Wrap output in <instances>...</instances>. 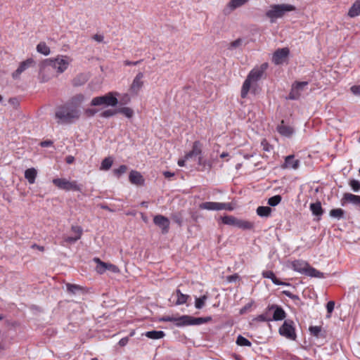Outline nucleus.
Returning <instances> with one entry per match:
<instances>
[{
    "label": "nucleus",
    "mask_w": 360,
    "mask_h": 360,
    "mask_svg": "<svg viewBox=\"0 0 360 360\" xmlns=\"http://www.w3.org/2000/svg\"><path fill=\"white\" fill-rule=\"evenodd\" d=\"M347 203H351L360 207V195H354L350 193H345L341 200V205L345 206Z\"/></svg>",
    "instance_id": "16"
},
{
    "label": "nucleus",
    "mask_w": 360,
    "mask_h": 360,
    "mask_svg": "<svg viewBox=\"0 0 360 360\" xmlns=\"http://www.w3.org/2000/svg\"><path fill=\"white\" fill-rule=\"evenodd\" d=\"M295 10V7L290 4H273L266 12V15L270 19L271 22H274L278 18H282L285 13Z\"/></svg>",
    "instance_id": "4"
},
{
    "label": "nucleus",
    "mask_w": 360,
    "mask_h": 360,
    "mask_svg": "<svg viewBox=\"0 0 360 360\" xmlns=\"http://www.w3.org/2000/svg\"><path fill=\"white\" fill-rule=\"evenodd\" d=\"M94 40H95L97 42H103L104 39V37L102 34H96L93 36Z\"/></svg>",
    "instance_id": "55"
},
{
    "label": "nucleus",
    "mask_w": 360,
    "mask_h": 360,
    "mask_svg": "<svg viewBox=\"0 0 360 360\" xmlns=\"http://www.w3.org/2000/svg\"><path fill=\"white\" fill-rule=\"evenodd\" d=\"M335 302L333 301H329L326 304L327 312L329 314L328 316H330V314L334 310Z\"/></svg>",
    "instance_id": "51"
},
{
    "label": "nucleus",
    "mask_w": 360,
    "mask_h": 360,
    "mask_svg": "<svg viewBox=\"0 0 360 360\" xmlns=\"http://www.w3.org/2000/svg\"><path fill=\"white\" fill-rule=\"evenodd\" d=\"M71 231L74 233L75 236H78L79 238H81L82 234V229L79 226H72L71 228Z\"/></svg>",
    "instance_id": "47"
},
{
    "label": "nucleus",
    "mask_w": 360,
    "mask_h": 360,
    "mask_svg": "<svg viewBox=\"0 0 360 360\" xmlns=\"http://www.w3.org/2000/svg\"><path fill=\"white\" fill-rule=\"evenodd\" d=\"M94 261L96 263V270L98 274H102L107 271V263L98 258H94Z\"/></svg>",
    "instance_id": "32"
},
{
    "label": "nucleus",
    "mask_w": 360,
    "mask_h": 360,
    "mask_svg": "<svg viewBox=\"0 0 360 360\" xmlns=\"http://www.w3.org/2000/svg\"><path fill=\"white\" fill-rule=\"evenodd\" d=\"M277 131L281 135L288 138L291 137L295 132L293 127L285 124L283 120H282L281 124L278 125Z\"/></svg>",
    "instance_id": "17"
},
{
    "label": "nucleus",
    "mask_w": 360,
    "mask_h": 360,
    "mask_svg": "<svg viewBox=\"0 0 360 360\" xmlns=\"http://www.w3.org/2000/svg\"><path fill=\"white\" fill-rule=\"evenodd\" d=\"M52 144H53V142L51 141H41L40 143V146L41 147H49V146H52Z\"/></svg>",
    "instance_id": "58"
},
{
    "label": "nucleus",
    "mask_w": 360,
    "mask_h": 360,
    "mask_svg": "<svg viewBox=\"0 0 360 360\" xmlns=\"http://www.w3.org/2000/svg\"><path fill=\"white\" fill-rule=\"evenodd\" d=\"M36 49L38 53L44 56H49L51 53L50 48L44 41L39 42Z\"/></svg>",
    "instance_id": "34"
},
{
    "label": "nucleus",
    "mask_w": 360,
    "mask_h": 360,
    "mask_svg": "<svg viewBox=\"0 0 360 360\" xmlns=\"http://www.w3.org/2000/svg\"><path fill=\"white\" fill-rule=\"evenodd\" d=\"M117 95H118L117 92H109L104 96L95 97L91 100V105L92 106L115 107L118 103V100L116 98Z\"/></svg>",
    "instance_id": "5"
},
{
    "label": "nucleus",
    "mask_w": 360,
    "mask_h": 360,
    "mask_svg": "<svg viewBox=\"0 0 360 360\" xmlns=\"http://www.w3.org/2000/svg\"><path fill=\"white\" fill-rule=\"evenodd\" d=\"M181 319H182V316H179V317H175L173 316H165L161 319V320L162 321H166V322H174V323H175V325L176 326L182 327V326H184V324L182 323V322H184V321H181Z\"/></svg>",
    "instance_id": "28"
},
{
    "label": "nucleus",
    "mask_w": 360,
    "mask_h": 360,
    "mask_svg": "<svg viewBox=\"0 0 360 360\" xmlns=\"http://www.w3.org/2000/svg\"><path fill=\"white\" fill-rule=\"evenodd\" d=\"M307 276L315 278H324L323 273L316 270V269L308 265L306 272Z\"/></svg>",
    "instance_id": "30"
},
{
    "label": "nucleus",
    "mask_w": 360,
    "mask_h": 360,
    "mask_svg": "<svg viewBox=\"0 0 360 360\" xmlns=\"http://www.w3.org/2000/svg\"><path fill=\"white\" fill-rule=\"evenodd\" d=\"M300 162L298 160H295L293 155H288L285 158V162L282 165L283 169H297L300 166Z\"/></svg>",
    "instance_id": "18"
},
{
    "label": "nucleus",
    "mask_w": 360,
    "mask_h": 360,
    "mask_svg": "<svg viewBox=\"0 0 360 360\" xmlns=\"http://www.w3.org/2000/svg\"><path fill=\"white\" fill-rule=\"evenodd\" d=\"M127 170V167L124 165H120L117 169H114V174L116 176L120 177L122 174H124Z\"/></svg>",
    "instance_id": "45"
},
{
    "label": "nucleus",
    "mask_w": 360,
    "mask_h": 360,
    "mask_svg": "<svg viewBox=\"0 0 360 360\" xmlns=\"http://www.w3.org/2000/svg\"><path fill=\"white\" fill-rule=\"evenodd\" d=\"M269 311L274 310L273 319L274 321H281L285 318V311L278 305H271L268 307Z\"/></svg>",
    "instance_id": "20"
},
{
    "label": "nucleus",
    "mask_w": 360,
    "mask_h": 360,
    "mask_svg": "<svg viewBox=\"0 0 360 360\" xmlns=\"http://www.w3.org/2000/svg\"><path fill=\"white\" fill-rule=\"evenodd\" d=\"M72 58L66 55H58L54 58L46 59L40 66L39 79L41 82H46L51 79V76H45L44 72L52 68L58 74H62L68 70L72 62Z\"/></svg>",
    "instance_id": "1"
},
{
    "label": "nucleus",
    "mask_w": 360,
    "mask_h": 360,
    "mask_svg": "<svg viewBox=\"0 0 360 360\" xmlns=\"http://www.w3.org/2000/svg\"><path fill=\"white\" fill-rule=\"evenodd\" d=\"M235 226L244 230H248L253 228V223L238 219Z\"/></svg>",
    "instance_id": "33"
},
{
    "label": "nucleus",
    "mask_w": 360,
    "mask_h": 360,
    "mask_svg": "<svg viewBox=\"0 0 360 360\" xmlns=\"http://www.w3.org/2000/svg\"><path fill=\"white\" fill-rule=\"evenodd\" d=\"M310 210L314 215L319 217L318 219H320V217L323 214V212L321 204L319 201L310 204Z\"/></svg>",
    "instance_id": "27"
},
{
    "label": "nucleus",
    "mask_w": 360,
    "mask_h": 360,
    "mask_svg": "<svg viewBox=\"0 0 360 360\" xmlns=\"http://www.w3.org/2000/svg\"><path fill=\"white\" fill-rule=\"evenodd\" d=\"M79 237L78 236H66L64 238V242L65 243H69V244H72V243H75L76 241H77L79 240Z\"/></svg>",
    "instance_id": "48"
},
{
    "label": "nucleus",
    "mask_w": 360,
    "mask_h": 360,
    "mask_svg": "<svg viewBox=\"0 0 360 360\" xmlns=\"http://www.w3.org/2000/svg\"><path fill=\"white\" fill-rule=\"evenodd\" d=\"M349 185L354 192L360 191V181L356 179L350 180Z\"/></svg>",
    "instance_id": "43"
},
{
    "label": "nucleus",
    "mask_w": 360,
    "mask_h": 360,
    "mask_svg": "<svg viewBox=\"0 0 360 360\" xmlns=\"http://www.w3.org/2000/svg\"><path fill=\"white\" fill-rule=\"evenodd\" d=\"M181 321H184L183 324L185 326H195V325H201L205 323L209 322L212 320L210 316L207 317H193L188 315H183Z\"/></svg>",
    "instance_id": "7"
},
{
    "label": "nucleus",
    "mask_w": 360,
    "mask_h": 360,
    "mask_svg": "<svg viewBox=\"0 0 360 360\" xmlns=\"http://www.w3.org/2000/svg\"><path fill=\"white\" fill-rule=\"evenodd\" d=\"M281 199L282 198H281V195H274V196L269 198L268 204L270 206H273V207L276 206L277 205H278L281 202Z\"/></svg>",
    "instance_id": "42"
},
{
    "label": "nucleus",
    "mask_w": 360,
    "mask_h": 360,
    "mask_svg": "<svg viewBox=\"0 0 360 360\" xmlns=\"http://www.w3.org/2000/svg\"><path fill=\"white\" fill-rule=\"evenodd\" d=\"M309 330L311 334L318 337L321 332V328L319 326H311L310 327Z\"/></svg>",
    "instance_id": "52"
},
{
    "label": "nucleus",
    "mask_w": 360,
    "mask_h": 360,
    "mask_svg": "<svg viewBox=\"0 0 360 360\" xmlns=\"http://www.w3.org/2000/svg\"><path fill=\"white\" fill-rule=\"evenodd\" d=\"M257 320L261 321H271V319L267 318L264 314H261L257 317Z\"/></svg>",
    "instance_id": "57"
},
{
    "label": "nucleus",
    "mask_w": 360,
    "mask_h": 360,
    "mask_svg": "<svg viewBox=\"0 0 360 360\" xmlns=\"http://www.w3.org/2000/svg\"><path fill=\"white\" fill-rule=\"evenodd\" d=\"M112 165V160L110 158H105L101 162V169L108 170Z\"/></svg>",
    "instance_id": "40"
},
{
    "label": "nucleus",
    "mask_w": 360,
    "mask_h": 360,
    "mask_svg": "<svg viewBox=\"0 0 360 360\" xmlns=\"http://www.w3.org/2000/svg\"><path fill=\"white\" fill-rule=\"evenodd\" d=\"M242 39H238L230 44V49H235L240 46L242 44Z\"/></svg>",
    "instance_id": "53"
},
{
    "label": "nucleus",
    "mask_w": 360,
    "mask_h": 360,
    "mask_svg": "<svg viewBox=\"0 0 360 360\" xmlns=\"http://www.w3.org/2000/svg\"><path fill=\"white\" fill-rule=\"evenodd\" d=\"M189 297V295L183 294L179 290H176L172 295L169 300L173 302L175 305H181L185 304Z\"/></svg>",
    "instance_id": "15"
},
{
    "label": "nucleus",
    "mask_w": 360,
    "mask_h": 360,
    "mask_svg": "<svg viewBox=\"0 0 360 360\" xmlns=\"http://www.w3.org/2000/svg\"><path fill=\"white\" fill-rule=\"evenodd\" d=\"M236 344L239 346L251 347L252 343L247 338L242 335H238L236 339Z\"/></svg>",
    "instance_id": "39"
},
{
    "label": "nucleus",
    "mask_w": 360,
    "mask_h": 360,
    "mask_svg": "<svg viewBox=\"0 0 360 360\" xmlns=\"http://www.w3.org/2000/svg\"><path fill=\"white\" fill-rule=\"evenodd\" d=\"M223 210L231 211L233 210V207L231 203L220 202V210Z\"/></svg>",
    "instance_id": "50"
},
{
    "label": "nucleus",
    "mask_w": 360,
    "mask_h": 360,
    "mask_svg": "<svg viewBox=\"0 0 360 360\" xmlns=\"http://www.w3.org/2000/svg\"><path fill=\"white\" fill-rule=\"evenodd\" d=\"M130 101V97L128 94H124L122 98V102L123 103H127Z\"/></svg>",
    "instance_id": "61"
},
{
    "label": "nucleus",
    "mask_w": 360,
    "mask_h": 360,
    "mask_svg": "<svg viewBox=\"0 0 360 360\" xmlns=\"http://www.w3.org/2000/svg\"><path fill=\"white\" fill-rule=\"evenodd\" d=\"M202 150H201V146L199 141H195L193 145L192 150L186 154L185 158L186 160H189L190 158H192L193 157H197L198 156V162L200 163L202 158L200 156L201 154Z\"/></svg>",
    "instance_id": "19"
},
{
    "label": "nucleus",
    "mask_w": 360,
    "mask_h": 360,
    "mask_svg": "<svg viewBox=\"0 0 360 360\" xmlns=\"http://www.w3.org/2000/svg\"><path fill=\"white\" fill-rule=\"evenodd\" d=\"M207 295H204L201 296L200 297H195V307L198 309H202L205 306V302L207 301Z\"/></svg>",
    "instance_id": "36"
},
{
    "label": "nucleus",
    "mask_w": 360,
    "mask_h": 360,
    "mask_svg": "<svg viewBox=\"0 0 360 360\" xmlns=\"http://www.w3.org/2000/svg\"><path fill=\"white\" fill-rule=\"evenodd\" d=\"M199 207L207 210H220V202H205L200 204Z\"/></svg>",
    "instance_id": "24"
},
{
    "label": "nucleus",
    "mask_w": 360,
    "mask_h": 360,
    "mask_svg": "<svg viewBox=\"0 0 360 360\" xmlns=\"http://www.w3.org/2000/svg\"><path fill=\"white\" fill-rule=\"evenodd\" d=\"M52 182L59 189L65 190L66 191H81L82 190V186L79 185L76 181H70L66 179L57 178L53 179Z\"/></svg>",
    "instance_id": "6"
},
{
    "label": "nucleus",
    "mask_w": 360,
    "mask_h": 360,
    "mask_svg": "<svg viewBox=\"0 0 360 360\" xmlns=\"http://www.w3.org/2000/svg\"><path fill=\"white\" fill-rule=\"evenodd\" d=\"M96 112L97 111L96 110H91V109H88L86 111V114L90 116H93L95 113H96Z\"/></svg>",
    "instance_id": "62"
},
{
    "label": "nucleus",
    "mask_w": 360,
    "mask_h": 360,
    "mask_svg": "<svg viewBox=\"0 0 360 360\" xmlns=\"http://www.w3.org/2000/svg\"><path fill=\"white\" fill-rule=\"evenodd\" d=\"M279 333L288 339L292 340H295L296 339L295 328H293L292 323H289L287 321H285L283 326L279 328Z\"/></svg>",
    "instance_id": "9"
},
{
    "label": "nucleus",
    "mask_w": 360,
    "mask_h": 360,
    "mask_svg": "<svg viewBox=\"0 0 360 360\" xmlns=\"http://www.w3.org/2000/svg\"><path fill=\"white\" fill-rule=\"evenodd\" d=\"M145 335L150 339L159 340L164 338L165 334L162 330H151L146 332Z\"/></svg>",
    "instance_id": "29"
},
{
    "label": "nucleus",
    "mask_w": 360,
    "mask_h": 360,
    "mask_svg": "<svg viewBox=\"0 0 360 360\" xmlns=\"http://www.w3.org/2000/svg\"><path fill=\"white\" fill-rule=\"evenodd\" d=\"M345 211L341 208L333 209L330 211V216L333 218L340 219L344 217Z\"/></svg>",
    "instance_id": "37"
},
{
    "label": "nucleus",
    "mask_w": 360,
    "mask_h": 360,
    "mask_svg": "<svg viewBox=\"0 0 360 360\" xmlns=\"http://www.w3.org/2000/svg\"><path fill=\"white\" fill-rule=\"evenodd\" d=\"M308 85L307 82H297L292 84L288 98L291 100L299 98L301 92Z\"/></svg>",
    "instance_id": "10"
},
{
    "label": "nucleus",
    "mask_w": 360,
    "mask_h": 360,
    "mask_svg": "<svg viewBox=\"0 0 360 360\" xmlns=\"http://www.w3.org/2000/svg\"><path fill=\"white\" fill-rule=\"evenodd\" d=\"M154 224L162 229V233H167L169 229V220L163 215H156L153 218Z\"/></svg>",
    "instance_id": "11"
},
{
    "label": "nucleus",
    "mask_w": 360,
    "mask_h": 360,
    "mask_svg": "<svg viewBox=\"0 0 360 360\" xmlns=\"http://www.w3.org/2000/svg\"><path fill=\"white\" fill-rule=\"evenodd\" d=\"M268 68V63H264L261 65L253 68L248 74L243 82L241 89V97L245 98L254 83L259 81L264 75Z\"/></svg>",
    "instance_id": "3"
},
{
    "label": "nucleus",
    "mask_w": 360,
    "mask_h": 360,
    "mask_svg": "<svg viewBox=\"0 0 360 360\" xmlns=\"http://www.w3.org/2000/svg\"><path fill=\"white\" fill-rule=\"evenodd\" d=\"M129 181L136 185H141L143 184L144 179L140 172L132 170L129 176Z\"/></svg>",
    "instance_id": "21"
},
{
    "label": "nucleus",
    "mask_w": 360,
    "mask_h": 360,
    "mask_svg": "<svg viewBox=\"0 0 360 360\" xmlns=\"http://www.w3.org/2000/svg\"><path fill=\"white\" fill-rule=\"evenodd\" d=\"M308 263L302 260H295L292 263L293 270L304 274L308 266Z\"/></svg>",
    "instance_id": "22"
},
{
    "label": "nucleus",
    "mask_w": 360,
    "mask_h": 360,
    "mask_svg": "<svg viewBox=\"0 0 360 360\" xmlns=\"http://www.w3.org/2000/svg\"><path fill=\"white\" fill-rule=\"evenodd\" d=\"M271 213V208L267 206H259L257 209V214L261 217H268Z\"/></svg>",
    "instance_id": "31"
},
{
    "label": "nucleus",
    "mask_w": 360,
    "mask_h": 360,
    "mask_svg": "<svg viewBox=\"0 0 360 360\" xmlns=\"http://www.w3.org/2000/svg\"><path fill=\"white\" fill-rule=\"evenodd\" d=\"M118 112L123 114L128 118H131L134 115L133 110L128 107L120 108L119 110H117V113Z\"/></svg>",
    "instance_id": "41"
},
{
    "label": "nucleus",
    "mask_w": 360,
    "mask_h": 360,
    "mask_svg": "<svg viewBox=\"0 0 360 360\" xmlns=\"http://www.w3.org/2000/svg\"><path fill=\"white\" fill-rule=\"evenodd\" d=\"M350 91L355 96L360 97V85H354L351 86Z\"/></svg>",
    "instance_id": "49"
},
{
    "label": "nucleus",
    "mask_w": 360,
    "mask_h": 360,
    "mask_svg": "<svg viewBox=\"0 0 360 360\" xmlns=\"http://www.w3.org/2000/svg\"><path fill=\"white\" fill-rule=\"evenodd\" d=\"M283 292L284 295H285L288 297H290V298H292V299L297 298V295H293L290 291L284 290Z\"/></svg>",
    "instance_id": "60"
},
{
    "label": "nucleus",
    "mask_w": 360,
    "mask_h": 360,
    "mask_svg": "<svg viewBox=\"0 0 360 360\" xmlns=\"http://www.w3.org/2000/svg\"><path fill=\"white\" fill-rule=\"evenodd\" d=\"M249 0H231L224 8L223 13L225 15L230 14L232 11L240 8L248 2Z\"/></svg>",
    "instance_id": "14"
},
{
    "label": "nucleus",
    "mask_w": 360,
    "mask_h": 360,
    "mask_svg": "<svg viewBox=\"0 0 360 360\" xmlns=\"http://www.w3.org/2000/svg\"><path fill=\"white\" fill-rule=\"evenodd\" d=\"M67 290L73 293V294H75L77 292V291H78L79 290H81V288L77 285H75V284H67Z\"/></svg>",
    "instance_id": "46"
},
{
    "label": "nucleus",
    "mask_w": 360,
    "mask_h": 360,
    "mask_svg": "<svg viewBox=\"0 0 360 360\" xmlns=\"http://www.w3.org/2000/svg\"><path fill=\"white\" fill-rule=\"evenodd\" d=\"M117 113V110L108 109L101 112V116L102 117L108 118L114 116Z\"/></svg>",
    "instance_id": "44"
},
{
    "label": "nucleus",
    "mask_w": 360,
    "mask_h": 360,
    "mask_svg": "<svg viewBox=\"0 0 360 360\" xmlns=\"http://www.w3.org/2000/svg\"><path fill=\"white\" fill-rule=\"evenodd\" d=\"M174 175V173H172L170 172H164V176L166 177V178H169V177H172Z\"/></svg>",
    "instance_id": "64"
},
{
    "label": "nucleus",
    "mask_w": 360,
    "mask_h": 360,
    "mask_svg": "<svg viewBox=\"0 0 360 360\" xmlns=\"http://www.w3.org/2000/svg\"><path fill=\"white\" fill-rule=\"evenodd\" d=\"M289 54L288 48H283L276 50L272 57V61L276 65H280L285 62Z\"/></svg>",
    "instance_id": "12"
},
{
    "label": "nucleus",
    "mask_w": 360,
    "mask_h": 360,
    "mask_svg": "<svg viewBox=\"0 0 360 360\" xmlns=\"http://www.w3.org/2000/svg\"><path fill=\"white\" fill-rule=\"evenodd\" d=\"M187 160L185 158L183 160H178V165L179 167H184L185 165V161Z\"/></svg>",
    "instance_id": "63"
},
{
    "label": "nucleus",
    "mask_w": 360,
    "mask_h": 360,
    "mask_svg": "<svg viewBox=\"0 0 360 360\" xmlns=\"http://www.w3.org/2000/svg\"><path fill=\"white\" fill-rule=\"evenodd\" d=\"M80 110L72 104L65 103L58 108L56 112V118L60 124H70L80 117Z\"/></svg>",
    "instance_id": "2"
},
{
    "label": "nucleus",
    "mask_w": 360,
    "mask_h": 360,
    "mask_svg": "<svg viewBox=\"0 0 360 360\" xmlns=\"http://www.w3.org/2000/svg\"><path fill=\"white\" fill-rule=\"evenodd\" d=\"M264 278H269L271 281L277 285H288L289 284L285 282L280 281L275 276L274 273L271 271H264L262 272Z\"/></svg>",
    "instance_id": "23"
},
{
    "label": "nucleus",
    "mask_w": 360,
    "mask_h": 360,
    "mask_svg": "<svg viewBox=\"0 0 360 360\" xmlns=\"http://www.w3.org/2000/svg\"><path fill=\"white\" fill-rule=\"evenodd\" d=\"M34 64L35 61L32 58H28L25 61H22L20 63L18 69L13 73V78L15 79H18L22 72L33 66Z\"/></svg>",
    "instance_id": "13"
},
{
    "label": "nucleus",
    "mask_w": 360,
    "mask_h": 360,
    "mask_svg": "<svg viewBox=\"0 0 360 360\" xmlns=\"http://www.w3.org/2000/svg\"><path fill=\"white\" fill-rule=\"evenodd\" d=\"M143 78H144V74L141 72H139L136 77L134 78L132 83L130 86L129 91L131 94L134 95H138L140 90L143 86Z\"/></svg>",
    "instance_id": "8"
},
{
    "label": "nucleus",
    "mask_w": 360,
    "mask_h": 360,
    "mask_svg": "<svg viewBox=\"0 0 360 360\" xmlns=\"http://www.w3.org/2000/svg\"><path fill=\"white\" fill-rule=\"evenodd\" d=\"M37 175V170L32 167L25 170V178L27 180L29 184H33L35 182V179Z\"/></svg>",
    "instance_id": "25"
},
{
    "label": "nucleus",
    "mask_w": 360,
    "mask_h": 360,
    "mask_svg": "<svg viewBox=\"0 0 360 360\" xmlns=\"http://www.w3.org/2000/svg\"><path fill=\"white\" fill-rule=\"evenodd\" d=\"M107 270L116 273L119 271L118 268L112 264L107 263Z\"/></svg>",
    "instance_id": "54"
},
{
    "label": "nucleus",
    "mask_w": 360,
    "mask_h": 360,
    "mask_svg": "<svg viewBox=\"0 0 360 360\" xmlns=\"http://www.w3.org/2000/svg\"><path fill=\"white\" fill-rule=\"evenodd\" d=\"M238 219L233 216H224L221 218V221L224 224L236 226Z\"/></svg>",
    "instance_id": "38"
},
{
    "label": "nucleus",
    "mask_w": 360,
    "mask_h": 360,
    "mask_svg": "<svg viewBox=\"0 0 360 360\" xmlns=\"http://www.w3.org/2000/svg\"><path fill=\"white\" fill-rule=\"evenodd\" d=\"M140 63H141V60H137V61H134V62L129 61V60H125L124 65H137Z\"/></svg>",
    "instance_id": "59"
},
{
    "label": "nucleus",
    "mask_w": 360,
    "mask_h": 360,
    "mask_svg": "<svg viewBox=\"0 0 360 360\" xmlns=\"http://www.w3.org/2000/svg\"><path fill=\"white\" fill-rule=\"evenodd\" d=\"M84 96L83 94H77L75 96H73L71 100L68 102V104H72L76 106L77 108H79V105L84 101Z\"/></svg>",
    "instance_id": "35"
},
{
    "label": "nucleus",
    "mask_w": 360,
    "mask_h": 360,
    "mask_svg": "<svg viewBox=\"0 0 360 360\" xmlns=\"http://www.w3.org/2000/svg\"><path fill=\"white\" fill-rule=\"evenodd\" d=\"M348 15L354 18L360 15V0H356L348 11Z\"/></svg>",
    "instance_id": "26"
},
{
    "label": "nucleus",
    "mask_w": 360,
    "mask_h": 360,
    "mask_svg": "<svg viewBox=\"0 0 360 360\" xmlns=\"http://www.w3.org/2000/svg\"><path fill=\"white\" fill-rule=\"evenodd\" d=\"M128 342H129V338L124 337L119 341L118 344L120 347H124L128 343Z\"/></svg>",
    "instance_id": "56"
}]
</instances>
